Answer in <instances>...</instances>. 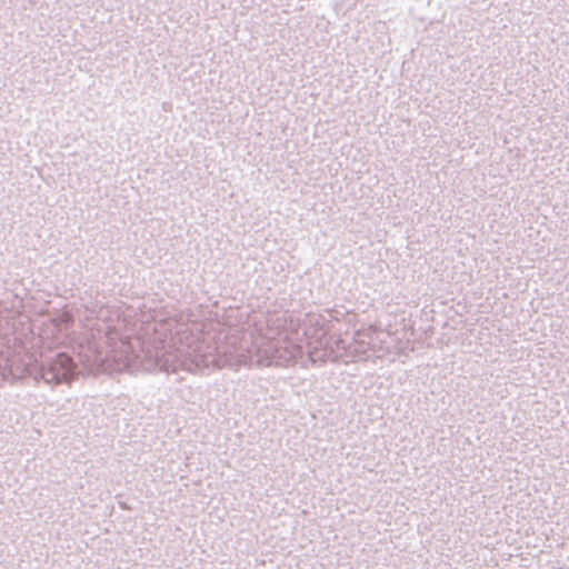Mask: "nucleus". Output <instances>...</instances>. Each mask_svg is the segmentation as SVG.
Here are the masks:
<instances>
[{"label":"nucleus","mask_w":569,"mask_h":569,"mask_svg":"<svg viewBox=\"0 0 569 569\" xmlns=\"http://www.w3.org/2000/svg\"><path fill=\"white\" fill-rule=\"evenodd\" d=\"M52 369L57 370L58 381H67L72 376V360L67 355H59L52 363Z\"/></svg>","instance_id":"nucleus-1"}]
</instances>
